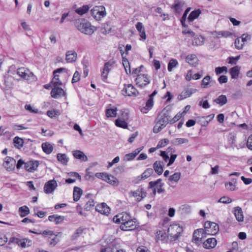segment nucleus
<instances>
[{
	"instance_id": "28",
	"label": "nucleus",
	"mask_w": 252,
	"mask_h": 252,
	"mask_svg": "<svg viewBox=\"0 0 252 252\" xmlns=\"http://www.w3.org/2000/svg\"><path fill=\"white\" fill-rule=\"evenodd\" d=\"M32 241L29 239H17V245L20 246L22 248H25L26 247H30L32 245Z\"/></svg>"
},
{
	"instance_id": "56",
	"label": "nucleus",
	"mask_w": 252,
	"mask_h": 252,
	"mask_svg": "<svg viewBox=\"0 0 252 252\" xmlns=\"http://www.w3.org/2000/svg\"><path fill=\"white\" fill-rule=\"evenodd\" d=\"M94 206V202L93 199H90L86 203L84 208L86 211H89Z\"/></svg>"
},
{
	"instance_id": "39",
	"label": "nucleus",
	"mask_w": 252,
	"mask_h": 252,
	"mask_svg": "<svg viewBox=\"0 0 252 252\" xmlns=\"http://www.w3.org/2000/svg\"><path fill=\"white\" fill-rule=\"evenodd\" d=\"M154 105L153 98H149L146 102V105L142 109L141 111L144 113H146L148 110L151 109Z\"/></svg>"
},
{
	"instance_id": "37",
	"label": "nucleus",
	"mask_w": 252,
	"mask_h": 252,
	"mask_svg": "<svg viewBox=\"0 0 252 252\" xmlns=\"http://www.w3.org/2000/svg\"><path fill=\"white\" fill-rule=\"evenodd\" d=\"M205 40L204 37L199 35H196L193 37L192 39V45L196 46H200L203 44Z\"/></svg>"
},
{
	"instance_id": "27",
	"label": "nucleus",
	"mask_w": 252,
	"mask_h": 252,
	"mask_svg": "<svg viewBox=\"0 0 252 252\" xmlns=\"http://www.w3.org/2000/svg\"><path fill=\"white\" fill-rule=\"evenodd\" d=\"M77 53L72 51H68L65 54V60L67 63L75 62L77 59Z\"/></svg>"
},
{
	"instance_id": "30",
	"label": "nucleus",
	"mask_w": 252,
	"mask_h": 252,
	"mask_svg": "<svg viewBox=\"0 0 252 252\" xmlns=\"http://www.w3.org/2000/svg\"><path fill=\"white\" fill-rule=\"evenodd\" d=\"M162 163V161H156L153 164V168L158 175H161L163 171Z\"/></svg>"
},
{
	"instance_id": "7",
	"label": "nucleus",
	"mask_w": 252,
	"mask_h": 252,
	"mask_svg": "<svg viewBox=\"0 0 252 252\" xmlns=\"http://www.w3.org/2000/svg\"><path fill=\"white\" fill-rule=\"evenodd\" d=\"M135 81L139 87L143 88L150 84V77L147 74H139L137 75Z\"/></svg>"
},
{
	"instance_id": "20",
	"label": "nucleus",
	"mask_w": 252,
	"mask_h": 252,
	"mask_svg": "<svg viewBox=\"0 0 252 252\" xmlns=\"http://www.w3.org/2000/svg\"><path fill=\"white\" fill-rule=\"evenodd\" d=\"M51 95L54 98H59L65 95L64 90L58 86L54 87L51 91Z\"/></svg>"
},
{
	"instance_id": "3",
	"label": "nucleus",
	"mask_w": 252,
	"mask_h": 252,
	"mask_svg": "<svg viewBox=\"0 0 252 252\" xmlns=\"http://www.w3.org/2000/svg\"><path fill=\"white\" fill-rule=\"evenodd\" d=\"M182 231V227L177 224L170 225L167 229L168 237L170 236L174 241L178 239Z\"/></svg>"
},
{
	"instance_id": "51",
	"label": "nucleus",
	"mask_w": 252,
	"mask_h": 252,
	"mask_svg": "<svg viewBox=\"0 0 252 252\" xmlns=\"http://www.w3.org/2000/svg\"><path fill=\"white\" fill-rule=\"evenodd\" d=\"M115 125L120 127L123 128H126L127 127V123L125 120H122L120 118H118L115 120Z\"/></svg>"
},
{
	"instance_id": "41",
	"label": "nucleus",
	"mask_w": 252,
	"mask_h": 252,
	"mask_svg": "<svg viewBox=\"0 0 252 252\" xmlns=\"http://www.w3.org/2000/svg\"><path fill=\"white\" fill-rule=\"evenodd\" d=\"M55 234L52 230H44L42 232V235L43 238L46 240L47 243L49 242V241L52 238V235H54Z\"/></svg>"
},
{
	"instance_id": "58",
	"label": "nucleus",
	"mask_w": 252,
	"mask_h": 252,
	"mask_svg": "<svg viewBox=\"0 0 252 252\" xmlns=\"http://www.w3.org/2000/svg\"><path fill=\"white\" fill-rule=\"evenodd\" d=\"M136 157L132 153L127 154L124 157L123 160L126 161H129L133 160Z\"/></svg>"
},
{
	"instance_id": "64",
	"label": "nucleus",
	"mask_w": 252,
	"mask_h": 252,
	"mask_svg": "<svg viewBox=\"0 0 252 252\" xmlns=\"http://www.w3.org/2000/svg\"><path fill=\"white\" fill-rule=\"evenodd\" d=\"M247 147L250 150H252V134L250 135L248 138Z\"/></svg>"
},
{
	"instance_id": "55",
	"label": "nucleus",
	"mask_w": 252,
	"mask_h": 252,
	"mask_svg": "<svg viewBox=\"0 0 252 252\" xmlns=\"http://www.w3.org/2000/svg\"><path fill=\"white\" fill-rule=\"evenodd\" d=\"M178 64V61L174 59H172L170 60L168 64V70L169 71H171L173 68L175 67Z\"/></svg>"
},
{
	"instance_id": "36",
	"label": "nucleus",
	"mask_w": 252,
	"mask_h": 252,
	"mask_svg": "<svg viewBox=\"0 0 252 252\" xmlns=\"http://www.w3.org/2000/svg\"><path fill=\"white\" fill-rule=\"evenodd\" d=\"M236 135L234 134L230 133L228 138V142L233 149L236 148L239 149V148L237 147L236 143Z\"/></svg>"
},
{
	"instance_id": "11",
	"label": "nucleus",
	"mask_w": 252,
	"mask_h": 252,
	"mask_svg": "<svg viewBox=\"0 0 252 252\" xmlns=\"http://www.w3.org/2000/svg\"><path fill=\"white\" fill-rule=\"evenodd\" d=\"M250 39V36L247 33H244L241 37L237 38L234 42L235 48L238 50L242 49L244 42Z\"/></svg>"
},
{
	"instance_id": "15",
	"label": "nucleus",
	"mask_w": 252,
	"mask_h": 252,
	"mask_svg": "<svg viewBox=\"0 0 252 252\" xmlns=\"http://www.w3.org/2000/svg\"><path fill=\"white\" fill-rule=\"evenodd\" d=\"M114 63V62L111 61H108L105 63L101 75L102 80L103 81H106V80L107 78L108 74H109L110 71L111 70L112 65H113Z\"/></svg>"
},
{
	"instance_id": "29",
	"label": "nucleus",
	"mask_w": 252,
	"mask_h": 252,
	"mask_svg": "<svg viewBox=\"0 0 252 252\" xmlns=\"http://www.w3.org/2000/svg\"><path fill=\"white\" fill-rule=\"evenodd\" d=\"M201 13V11L199 9L191 11L188 17V22L189 23L191 24V23L192 22L194 19L198 17Z\"/></svg>"
},
{
	"instance_id": "43",
	"label": "nucleus",
	"mask_w": 252,
	"mask_h": 252,
	"mask_svg": "<svg viewBox=\"0 0 252 252\" xmlns=\"http://www.w3.org/2000/svg\"><path fill=\"white\" fill-rule=\"evenodd\" d=\"M90 7L88 5H84L81 7H79L75 9V11L79 15H83L88 12Z\"/></svg>"
},
{
	"instance_id": "46",
	"label": "nucleus",
	"mask_w": 252,
	"mask_h": 252,
	"mask_svg": "<svg viewBox=\"0 0 252 252\" xmlns=\"http://www.w3.org/2000/svg\"><path fill=\"white\" fill-rule=\"evenodd\" d=\"M117 109L107 108L105 111V114L107 117H115L117 116Z\"/></svg>"
},
{
	"instance_id": "54",
	"label": "nucleus",
	"mask_w": 252,
	"mask_h": 252,
	"mask_svg": "<svg viewBox=\"0 0 252 252\" xmlns=\"http://www.w3.org/2000/svg\"><path fill=\"white\" fill-rule=\"evenodd\" d=\"M157 237L158 239L161 241H165L166 242H167L166 239V233L162 230H158L157 232Z\"/></svg>"
},
{
	"instance_id": "31",
	"label": "nucleus",
	"mask_w": 252,
	"mask_h": 252,
	"mask_svg": "<svg viewBox=\"0 0 252 252\" xmlns=\"http://www.w3.org/2000/svg\"><path fill=\"white\" fill-rule=\"evenodd\" d=\"M104 181L116 187L118 186L119 184V180L116 177L112 175L108 174L107 177H106V178L104 179Z\"/></svg>"
},
{
	"instance_id": "48",
	"label": "nucleus",
	"mask_w": 252,
	"mask_h": 252,
	"mask_svg": "<svg viewBox=\"0 0 252 252\" xmlns=\"http://www.w3.org/2000/svg\"><path fill=\"white\" fill-rule=\"evenodd\" d=\"M211 77L209 75L206 76L202 80L201 87L203 88H208L210 87V83Z\"/></svg>"
},
{
	"instance_id": "4",
	"label": "nucleus",
	"mask_w": 252,
	"mask_h": 252,
	"mask_svg": "<svg viewBox=\"0 0 252 252\" xmlns=\"http://www.w3.org/2000/svg\"><path fill=\"white\" fill-rule=\"evenodd\" d=\"M204 230L207 235H214L218 233L219 231V225L210 221H207L204 224Z\"/></svg>"
},
{
	"instance_id": "10",
	"label": "nucleus",
	"mask_w": 252,
	"mask_h": 252,
	"mask_svg": "<svg viewBox=\"0 0 252 252\" xmlns=\"http://www.w3.org/2000/svg\"><path fill=\"white\" fill-rule=\"evenodd\" d=\"M207 233L203 228H199L194 230L193 234V240L196 244H199L203 238L206 237Z\"/></svg>"
},
{
	"instance_id": "1",
	"label": "nucleus",
	"mask_w": 252,
	"mask_h": 252,
	"mask_svg": "<svg viewBox=\"0 0 252 252\" xmlns=\"http://www.w3.org/2000/svg\"><path fill=\"white\" fill-rule=\"evenodd\" d=\"M24 165L25 169L30 172H33L37 169L39 165V161L37 160H30L27 162H24L22 159H20L17 162V169L22 168Z\"/></svg>"
},
{
	"instance_id": "42",
	"label": "nucleus",
	"mask_w": 252,
	"mask_h": 252,
	"mask_svg": "<svg viewBox=\"0 0 252 252\" xmlns=\"http://www.w3.org/2000/svg\"><path fill=\"white\" fill-rule=\"evenodd\" d=\"M227 100L226 96L225 95L221 94L218 97L214 100V102L219 104L220 106H222L227 103Z\"/></svg>"
},
{
	"instance_id": "63",
	"label": "nucleus",
	"mask_w": 252,
	"mask_h": 252,
	"mask_svg": "<svg viewBox=\"0 0 252 252\" xmlns=\"http://www.w3.org/2000/svg\"><path fill=\"white\" fill-rule=\"evenodd\" d=\"M232 201V200L230 198L226 196H223L221 197L219 201V202L222 203L224 204H229L231 203Z\"/></svg>"
},
{
	"instance_id": "38",
	"label": "nucleus",
	"mask_w": 252,
	"mask_h": 252,
	"mask_svg": "<svg viewBox=\"0 0 252 252\" xmlns=\"http://www.w3.org/2000/svg\"><path fill=\"white\" fill-rule=\"evenodd\" d=\"M57 158L58 160L63 165H67L69 160V158L67 157L65 154H58Z\"/></svg>"
},
{
	"instance_id": "12",
	"label": "nucleus",
	"mask_w": 252,
	"mask_h": 252,
	"mask_svg": "<svg viewBox=\"0 0 252 252\" xmlns=\"http://www.w3.org/2000/svg\"><path fill=\"white\" fill-rule=\"evenodd\" d=\"M3 165L7 171H12L16 166V160L13 158L7 156L4 158Z\"/></svg>"
},
{
	"instance_id": "44",
	"label": "nucleus",
	"mask_w": 252,
	"mask_h": 252,
	"mask_svg": "<svg viewBox=\"0 0 252 252\" xmlns=\"http://www.w3.org/2000/svg\"><path fill=\"white\" fill-rule=\"evenodd\" d=\"M19 213L21 217L23 218L30 213V209L27 206H23L19 208Z\"/></svg>"
},
{
	"instance_id": "23",
	"label": "nucleus",
	"mask_w": 252,
	"mask_h": 252,
	"mask_svg": "<svg viewBox=\"0 0 252 252\" xmlns=\"http://www.w3.org/2000/svg\"><path fill=\"white\" fill-rule=\"evenodd\" d=\"M184 2L176 0L175 1L174 5L172 6V8L176 15L179 16L183 10V6L184 5Z\"/></svg>"
},
{
	"instance_id": "47",
	"label": "nucleus",
	"mask_w": 252,
	"mask_h": 252,
	"mask_svg": "<svg viewBox=\"0 0 252 252\" xmlns=\"http://www.w3.org/2000/svg\"><path fill=\"white\" fill-rule=\"evenodd\" d=\"M179 211L182 214H189L191 211V206L188 204H184L179 207Z\"/></svg>"
},
{
	"instance_id": "6",
	"label": "nucleus",
	"mask_w": 252,
	"mask_h": 252,
	"mask_svg": "<svg viewBox=\"0 0 252 252\" xmlns=\"http://www.w3.org/2000/svg\"><path fill=\"white\" fill-rule=\"evenodd\" d=\"M91 13L93 17L96 20H100L101 18L104 17L106 12L105 8L102 5L96 6L91 10Z\"/></svg>"
},
{
	"instance_id": "32",
	"label": "nucleus",
	"mask_w": 252,
	"mask_h": 252,
	"mask_svg": "<svg viewBox=\"0 0 252 252\" xmlns=\"http://www.w3.org/2000/svg\"><path fill=\"white\" fill-rule=\"evenodd\" d=\"M73 155L75 158L79 159L81 161H86L88 160V157L81 151H74L73 153Z\"/></svg>"
},
{
	"instance_id": "21",
	"label": "nucleus",
	"mask_w": 252,
	"mask_h": 252,
	"mask_svg": "<svg viewBox=\"0 0 252 252\" xmlns=\"http://www.w3.org/2000/svg\"><path fill=\"white\" fill-rule=\"evenodd\" d=\"M169 117L168 115L165 114H159L156 119V123L164 128L169 123Z\"/></svg>"
},
{
	"instance_id": "17",
	"label": "nucleus",
	"mask_w": 252,
	"mask_h": 252,
	"mask_svg": "<svg viewBox=\"0 0 252 252\" xmlns=\"http://www.w3.org/2000/svg\"><path fill=\"white\" fill-rule=\"evenodd\" d=\"M119 49L122 57V63L125 67L126 72L127 74H131V70L129 63L126 57L124 56L125 52L123 51L122 47L119 46Z\"/></svg>"
},
{
	"instance_id": "2",
	"label": "nucleus",
	"mask_w": 252,
	"mask_h": 252,
	"mask_svg": "<svg viewBox=\"0 0 252 252\" xmlns=\"http://www.w3.org/2000/svg\"><path fill=\"white\" fill-rule=\"evenodd\" d=\"M75 25L78 30L80 31L94 32L96 30L95 27L92 26L89 21L84 19L77 20Z\"/></svg>"
},
{
	"instance_id": "25",
	"label": "nucleus",
	"mask_w": 252,
	"mask_h": 252,
	"mask_svg": "<svg viewBox=\"0 0 252 252\" xmlns=\"http://www.w3.org/2000/svg\"><path fill=\"white\" fill-rule=\"evenodd\" d=\"M233 213L237 220L239 222H242L244 220V216L242 208L239 206L234 207L233 209Z\"/></svg>"
},
{
	"instance_id": "14",
	"label": "nucleus",
	"mask_w": 252,
	"mask_h": 252,
	"mask_svg": "<svg viewBox=\"0 0 252 252\" xmlns=\"http://www.w3.org/2000/svg\"><path fill=\"white\" fill-rule=\"evenodd\" d=\"M120 228L124 231L134 230L136 228L135 221L130 216L129 219L127 220L126 222H123V224H121Z\"/></svg>"
},
{
	"instance_id": "18",
	"label": "nucleus",
	"mask_w": 252,
	"mask_h": 252,
	"mask_svg": "<svg viewBox=\"0 0 252 252\" xmlns=\"http://www.w3.org/2000/svg\"><path fill=\"white\" fill-rule=\"evenodd\" d=\"M57 183L54 180L48 181L44 185V190L46 193H52L57 187Z\"/></svg>"
},
{
	"instance_id": "26",
	"label": "nucleus",
	"mask_w": 252,
	"mask_h": 252,
	"mask_svg": "<svg viewBox=\"0 0 252 252\" xmlns=\"http://www.w3.org/2000/svg\"><path fill=\"white\" fill-rule=\"evenodd\" d=\"M96 210L102 214L107 215L110 213V209L105 203H102L96 207Z\"/></svg>"
},
{
	"instance_id": "35",
	"label": "nucleus",
	"mask_w": 252,
	"mask_h": 252,
	"mask_svg": "<svg viewBox=\"0 0 252 252\" xmlns=\"http://www.w3.org/2000/svg\"><path fill=\"white\" fill-rule=\"evenodd\" d=\"M41 147L43 152L47 154H50L53 152V147L48 142L43 143Z\"/></svg>"
},
{
	"instance_id": "60",
	"label": "nucleus",
	"mask_w": 252,
	"mask_h": 252,
	"mask_svg": "<svg viewBox=\"0 0 252 252\" xmlns=\"http://www.w3.org/2000/svg\"><path fill=\"white\" fill-rule=\"evenodd\" d=\"M80 79V74L79 72L76 71L73 76V78L71 80L72 83H75L78 82Z\"/></svg>"
},
{
	"instance_id": "50",
	"label": "nucleus",
	"mask_w": 252,
	"mask_h": 252,
	"mask_svg": "<svg viewBox=\"0 0 252 252\" xmlns=\"http://www.w3.org/2000/svg\"><path fill=\"white\" fill-rule=\"evenodd\" d=\"M189 140L186 138H178L171 141V143L175 145H179L184 143H188Z\"/></svg>"
},
{
	"instance_id": "62",
	"label": "nucleus",
	"mask_w": 252,
	"mask_h": 252,
	"mask_svg": "<svg viewBox=\"0 0 252 252\" xmlns=\"http://www.w3.org/2000/svg\"><path fill=\"white\" fill-rule=\"evenodd\" d=\"M240 56H237L235 57H230L228 58L229 62L228 63L231 64H236L237 62L240 59Z\"/></svg>"
},
{
	"instance_id": "24",
	"label": "nucleus",
	"mask_w": 252,
	"mask_h": 252,
	"mask_svg": "<svg viewBox=\"0 0 252 252\" xmlns=\"http://www.w3.org/2000/svg\"><path fill=\"white\" fill-rule=\"evenodd\" d=\"M217 245V240L215 238H208L203 243V246L207 249L214 248Z\"/></svg>"
},
{
	"instance_id": "16",
	"label": "nucleus",
	"mask_w": 252,
	"mask_h": 252,
	"mask_svg": "<svg viewBox=\"0 0 252 252\" xmlns=\"http://www.w3.org/2000/svg\"><path fill=\"white\" fill-rule=\"evenodd\" d=\"M197 90L193 88H185L181 93L178 95L177 98L179 100H182L190 96L193 94L195 93Z\"/></svg>"
},
{
	"instance_id": "53",
	"label": "nucleus",
	"mask_w": 252,
	"mask_h": 252,
	"mask_svg": "<svg viewBox=\"0 0 252 252\" xmlns=\"http://www.w3.org/2000/svg\"><path fill=\"white\" fill-rule=\"evenodd\" d=\"M181 174L180 172H175L173 175L170 176L169 180L175 183H178L181 178Z\"/></svg>"
},
{
	"instance_id": "19",
	"label": "nucleus",
	"mask_w": 252,
	"mask_h": 252,
	"mask_svg": "<svg viewBox=\"0 0 252 252\" xmlns=\"http://www.w3.org/2000/svg\"><path fill=\"white\" fill-rule=\"evenodd\" d=\"M130 194L134 197H137V201H140L146 196L147 192L142 188H139L135 191H131Z\"/></svg>"
},
{
	"instance_id": "59",
	"label": "nucleus",
	"mask_w": 252,
	"mask_h": 252,
	"mask_svg": "<svg viewBox=\"0 0 252 252\" xmlns=\"http://www.w3.org/2000/svg\"><path fill=\"white\" fill-rule=\"evenodd\" d=\"M169 143V140L167 139H163L160 140L157 146V148H160L168 144Z\"/></svg>"
},
{
	"instance_id": "9",
	"label": "nucleus",
	"mask_w": 252,
	"mask_h": 252,
	"mask_svg": "<svg viewBox=\"0 0 252 252\" xmlns=\"http://www.w3.org/2000/svg\"><path fill=\"white\" fill-rule=\"evenodd\" d=\"M122 92L124 95H126L129 96H135L139 94L136 89L130 84L127 85L125 84L124 88H123Z\"/></svg>"
},
{
	"instance_id": "45",
	"label": "nucleus",
	"mask_w": 252,
	"mask_h": 252,
	"mask_svg": "<svg viewBox=\"0 0 252 252\" xmlns=\"http://www.w3.org/2000/svg\"><path fill=\"white\" fill-rule=\"evenodd\" d=\"M60 241V239L58 237V234H55L52 235V238L48 243L49 246L50 247H55Z\"/></svg>"
},
{
	"instance_id": "22",
	"label": "nucleus",
	"mask_w": 252,
	"mask_h": 252,
	"mask_svg": "<svg viewBox=\"0 0 252 252\" xmlns=\"http://www.w3.org/2000/svg\"><path fill=\"white\" fill-rule=\"evenodd\" d=\"M162 180L161 179H158L156 181H151L149 182L148 189L149 190H152L151 195L153 196H155L157 193V188L156 186H158V185L160 184H163L161 183Z\"/></svg>"
},
{
	"instance_id": "52",
	"label": "nucleus",
	"mask_w": 252,
	"mask_h": 252,
	"mask_svg": "<svg viewBox=\"0 0 252 252\" xmlns=\"http://www.w3.org/2000/svg\"><path fill=\"white\" fill-rule=\"evenodd\" d=\"M52 83L54 87L61 86L63 85L62 82L59 79V75L54 74V77L52 81Z\"/></svg>"
},
{
	"instance_id": "61",
	"label": "nucleus",
	"mask_w": 252,
	"mask_h": 252,
	"mask_svg": "<svg viewBox=\"0 0 252 252\" xmlns=\"http://www.w3.org/2000/svg\"><path fill=\"white\" fill-rule=\"evenodd\" d=\"M183 113H178L171 120L169 121V123L170 124H173L180 120L182 117Z\"/></svg>"
},
{
	"instance_id": "34",
	"label": "nucleus",
	"mask_w": 252,
	"mask_h": 252,
	"mask_svg": "<svg viewBox=\"0 0 252 252\" xmlns=\"http://www.w3.org/2000/svg\"><path fill=\"white\" fill-rule=\"evenodd\" d=\"M82 190L78 187H74L73 189V200L74 201H78L82 194Z\"/></svg>"
},
{
	"instance_id": "40",
	"label": "nucleus",
	"mask_w": 252,
	"mask_h": 252,
	"mask_svg": "<svg viewBox=\"0 0 252 252\" xmlns=\"http://www.w3.org/2000/svg\"><path fill=\"white\" fill-rule=\"evenodd\" d=\"M186 61L189 64L192 66H195L197 63V59L194 54L189 55L186 58Z\"/></svg>"
},
{
	"instance_id": "57",
	"label": "nucleus",
	"mask_w": 252,
	"mask_h": 252,
	"mask_svg": "<svg viewBox=\"0 0 252 252\" xmlns=\"http://www.w3.org/2000/svg\"><path fill=\"white\" fill-rule=\"evenodd\" d=\"M227 71V68L226 66H223L222 67H217L215 68V72L216 75H220L223 72H225V73Z\"/></svg>"
},
{
	"instance_id": "8",
	"label": "nucleus",
	"mask_w": 252,
	"mask_h": 252,
	"mask_svg": "<svg viewBox=\"0 0 252 252\" xmlns=\"http://www.w3.org/2000/svg\"><path fill=\"white\" fill-rule=\"evenodd\" d=\"M154 173V170L152 168H147L144 172L140 176H138L134 178L132 180V183L137 184L150 177Z\"/></svg>"
},
{
	"instance_id": "49",
	"label": "nucleus",
	"mask_w": 252,
	"mask_h": 252,
	"mask_svg": "<svg viewBox=\"0 0 252 252\" xmlns=\"http://www.w3.org/2000/svg\"><path fill=\"white\" fill-rule=\"evenodd\" d=\"M230 73L232 78H237L240 73V71L237 66L232 67L230 70Z\"/></svg>"
},
{
	"instance_id": "5",
	"label": "nucleus",
	"mask_w": 252,
	"mask_h": 252,
	"mask_svg": "<svg viewBox=\"0 0 252 252\" xmlns=\"http://www.w3.org/2000/svg\"><path fill=\"white\" fill-rule=\"evenodd\" d=\"M17 74H18L22 79L29 81L30 80H34L35 76L33 73L30 71L29 69L21 67L17 69Z\"/></svg>"
},
{
	"instance_id": "13",
	"label": "nucleus",
	"mask_w": 252,
	"mask_h": 252,
	"mask_svg": "<svg viewBox=\"0 0 252 252\" xmlns=\"http://www.w3.org/2000/svg\"><path fill=\"white\" fill-rule=\"evenodd\" d=\"M130 215L126 212H124L120 213L114 217L113 220L116 223L123 224V222H126L129 219Z\"/></svg>"
},
{
	"instance_id": "33",
	"label": "nucleus",
	"mask_w": 252,
	"mask_h": 252,
	"mask_svg": "<svg viewBox=\"0 0 252 252\" xmlns=\"http://www.w3.org/2000/svg\"><path fill=\"white\" fill-rule=\"evenodd\" d=\"M64 219V217L62 216H58L57 215H53L48 217V220L50 221H54L56 224L60 223Z\"/></svg>"
}]
</instances>
